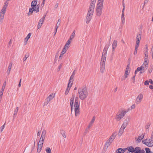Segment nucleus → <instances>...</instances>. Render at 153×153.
I'll return each mask as SVG.
<instances>
[{"instance_id": "1", "label": "nucleus", "mask_w": 153, "mask_h": 153, "mask_svg": "<svg viewBox=\"0 0 153 153\" xmlns=\"http://www.w3.org/2000/svg\"><path fill=\"white\" fill-rule=\"evenodd\" d=\"M78 98L76 97L74 100V96H73L71 98L70 101V103L71 107V112L74 109V112L76 116H78L79 114V104L78 102Z\"/></svg>"}, {"instance_id": "2", "label": "nucleus", "mask_w": 153, "mask_h": 153, "mask_svg": "<svg viewBox=\"0 0 153 153\" xmlns=\"http://www.w3.org/2000/svg\"><path fill=\"white\" fill-rule=\"evenodd\" d=\"M78 93L79 98L81 100H84L88 95L87 89L85 87L80 88L78 89Z\"/></svg>"}, {"instance_id": "3", "label": "nucleus", "mask_w": 153, "mask_h": 153, "mask_svg": "<svg viewBox=\"0 0 153 153\" xmlns=\"http://www.w3.org/2000/svg\"><path fill=\"white\" fill-rule=\"evenodd\" d=\"M46 133V131L44 130L42 131L41 137L40 138L39 144L38 145L37 152L38 153H39L41 151L43 146L44 141Z\"/></svg>"}, {"instance_id": "4", "label": "nucleus", "mask_w": 153, "mask_h": 153, "mask_svg": "<svg viewBox=\"0 0 153 153\" xmlns=\"http://www.w3.org/2000/svg\"><path fill=\"white\" fill-rule=\"evenodd\" d=\"M8 3L7 2L4 3V5L2 8L0 12V24H2L4 19L5 14L6 12V9L8 6Z\"/></svg>"}, {"instance_id": "5", "label": "nucleus", "mask_w": 153, "mask_h": 153, "mask_svg": "<svg viewBox=\"0 0 153 153\" xmlns=\"http://www.w3.org/2000/svg\"><path fill=\"white\" fill-rule=\"evenodd\" d=\"M128 111L124 109L119 110L117 113L115 117L116 120L118 121L120 120L123 117Z\"/></svg>"}, {"instance_id": "6", "label": "nucleus", "mask_w": 153, "mask_h": 153, "mask_svg": "<svg viewBox=\"0 0 153 153\" xmlns=\"http://www.w3.org/2000/svg\"><path fill=\"white\" fill-rule=\"evenodd\" d=\"M149 63V62L144 61L141 66L137 68V71H140V74H142L144 72L147 68L148 65Z\"/></svg>"}, {"instance_id": "7", "label": "nucleus", "mask_w": 153, "mask_h": 153, "mask_svg": "<svg viewBox=\"0 0 153 153\" xmlns=\"http://www.w3.org/2000/svg\"><path fill=\"white\" fill-rule=\"evenodd\" d=\"M103 5L97 4L96 7V13L97 16H100L102 13Z\"/></svg>"}, {"instance_id": "8", "label": "nucleus", "mask_w": 153, "mask_h": 153, "mask_svg": "<svg viewBox=\"0 0 153 153\" xmlns=\"http://www.w3.org/2000/svg\"><path fill=\"white\" fill-rule=\"evenodd\" d=\"M128 152L127 153H141L139 147H136L134 149L132 147L128 148Z\"/></svg>"}, {"instance_id": "9", "label": "nucleus", "mask_w": 153, "mask_h": 153, "mask_svg": "<svg viewBox=\"0 0 153 153\" xmlns=\"http://www.w3.org/2000/svg\"><path fill=\"white\" fill-rule=\"evenodd\" d=\"M143 143L148 146H153V138L147 139L143 140Z\"/></svg>"}, {"instance_id": "10", "label": "nucleus", "mask_w": 153, "mask_h": 153, "mask_svg": "<svg viewBox=\"0 0 153 153\" xmlns=\"http://www.w3.org/2000/svg\"><path fill=\"white\" fill-rule=\"evenodd\" d=\"M95 120V116H94L92 117V118L90 122L89 123V124L86 129V130L85 131V132L84 133V135H85L88 132V130L90 128V127H91L93 123H94V121Z\"/></svg>"}, {"instance_id": "11", "label": "nucleus", "mask_w": 153, "mask_h": 153, "mask_svg": "<svg viewBox=\"0 0 153 153\" xmlns=\"http://www.w3.org/2000/svg\"><path fill=\"white\" fill-rule=\"evenodd\" d=\"M129 70L130 66L128 64L126 67V70L125 71V74L121 78L122 80H124L126 79L128 77V75L129 73L128 71H129Z\"/></svg>"}, {"instance_id": "12", "label": "nucleus", "mask_w": 153, "mask_h": 153, "mask_svg": "<svg viewBox=\"0 0 153 153\" xmlns=\"http://www.w3.org/2000/svg\"><path fill=\"white\" fill-rule=\"evenodd\" d=\"M143 98V95L142 94H140L137 97L135 102L137 104H140L142 101Z\"/></svg>"}, {"instance_id": "13", "label": "nucleus", "mask_w": 153, "mask_h": 153, "mask_svg": "<svg viewBox=\"0 0 153 153\" xmlns=\"http://www.w3.org/2000/svg\"><path fill=\"white\" fill-rule=\"evenodd\" d=\"M55 96V94L53 93L49 95L46 99V101L44 102V105H47L49 102Z\"/></svg>"}, {"instance_id": "14", "label": "nucleus", "mask_w": 153, "mask_h": 153, "mask_svg": "<svg viewBox=\"0 0 153 153\" xmlns=\"http://www.w3.org/2000/svg\"><path fill=\"white\" fill-rule=\"evenodd\" d=\"M45 16V15L44 16H43V17L41 18L39 20V21L37 25L38 29H39L42 26V24L44 22Z\"/></svg>"}, {"instance_id": "15", "label": "nucleus", "mask_w": 153, "mask_h": 153, "mask_svg": "<svg viewBox=\"0 0 153 153\" xmlns=\"http://www.w3.org/2000/svg\"><path fill=\"white\" fill-rule=\"evenodd\" d=\"M107 53V50L105 49H104L102 52V55L101 59V62H104L106 61V54Z\"/></svg>"}, {"instance_id": "16", "label": "nucleus", "mask_w": 153, "mask_h": 153, "mask_svg": "<svg viewBox=\"0 0 153 153\" xmlns=\"http://www.w3.org/2000/svg\"><path fill=\"white\" fill-rule=\"evenodd\" d=\"M144 53L145 55L144 56V61L145 62H149V58L148 56V47H146V49L144 51Z\"/></svg>"}, {"instance_id": "17", "label": "nucleus", "mask_w": 153, "mask_h": 153, "mask_svg": "<svg viewBox=\"0 0 153 153\" xmlns=\"http://www.w3.org/2000/svg\"><path fill=\"white\" fill-rule=\"evenodd\" d=\"M93 15V14L87 13L85 19V21L86 23L88 24L90 22L92 19Z\"/></svg>"}, {"instance_id": "18", "label": "nucleus", "mask_w": 153, "mask_h": 153, "mask_svg": "<svg viewBox=\"0 0 153 153\" xmlns=\"http://www.w3.org/2000/svg\"><path fill=\"white\" fill-rule=\"evenodd\" d=\"M117 40H114L112 44V53L114 54V50L117 46Z\"/></svg>"}, {"instance_id": "19", "label": "nucleus", "mask_w": 153, "mask_h": 153, "mask_svg": "<svg viewBox=\"0 0 153 153\" xmlns=\"http://www.w3.org/2000/svg\"><path fill=\"white\" fill-rule=\"evenodd\" d=\"M117 134V132H114L108 139L109 140L111 141L112 142L114 140Z\"/></svg>"}, {"instance_id": "20", "label": "nucleus", "mask_w": 153, "mask_h": 153, "mask_svg": "<svg viewBox=\"0 0 153 153\" xmlns=\"http://www.w3.org/2000/svg\"><path fill=\"white\" fill-rule=\"evenodd\" d=\"M31 35V33H29L27 35L26 37L25 38L24 41V44L25 45L27 44V41L30 38Z\"/></svg>"}, {"instance_id": "21", "label": "nucleus", "mask_w": 153, "mask_h": 153, "mask_svg": "<svg viewBox=\"0 0 153 153\" xmlns=\"http://www.w3.org/2000/svg\"><path fill=\"white\" fill-rule=\"evenodd\" d=\"M100 70L102 73H103L105 70V63L104 62H100Z\"/></svg>"}, {"instance_id": "22", "label": "nucleus", "mask_w": 153, "mask_h": 153, "mask_svg": "<svg viewBox=\"0 0 153 153\" xmlns=\"http://www.w3.org/2000/svg\"><path fill=\"white\" fill-rule=\"evenodd\" d=\"M141 34L140 33L137 34L136 38V42H140L141 39Z\"/></svg>"}, {"instance_id": "23", "label": "nucleus", "mask_w": 153, "mask_h": 153, "mask_svg": "<svg viewBox=\"0 0 153 153\" xmlns=\"http://www.w3.org/2000/svg\"><path fill=\"white\" fill-rule=\"evenodd\" d=\"M12 65L13 63L12 62H10V63L8 67V69L7 71V75H9L10 73V71Z\"/></svg>"}, {"instance_id": "24", "label": "nucleus", "mask_w": 153, "mask_h": 153, "mask_svg": "<svg viewBox=\"0 0 153 153\" xmlns=\"http://www.w3.org/2000/svg\"><path fill=\"white\" fill-rule=\"evenodd\" d=\"M72 85H70L69 84H68L67 87L66 89L65 93V95H67L68 94L69 91L71 89V88L72 87Z\"/></svg>"}, {"instance_id": "25", "label": "nucleus", "mask_w": 153, "mask_h": 153, "mask_svg": "<svg viewBox=\"0 0 153 153\" xmlns=\"http://www.w3.org/2000/svg\"><path fill=\"white\" fill-rule=\"evenodd\" d=\"M112 142L108 139L106 142L105 144V147L106 148H108L111 144Z\"/></svg>"}, {"instance_id": "26", "label": "nucleus", "mask_w": 153, "mask_h": 153, "mask_svg": "<svg viewBox=\"0 0 153 153\" xmlns=\"http://www.w3.org/2000/svg\"><path fill=\"white\" fill-rule=\"evenodd\" d=\"M71 41H72L71 40L69 39H68V40L67 41V42H66V44H65L64 46L65 47H66L68 48H69L70 47L69 45L71 44Z\"/></svg>"}, {"instance_id": "27", "label": "nucleus", "mask_w": 153, "mask_h": 153, "mask_svg": "<svg viewBox=\"0 0 153 153\" xmlns=\"http://www.w3.org/2000/svg\"><path fill=\"white\" fill-rule=\"evenodd\" d=\"M74 77V76L71 75L69 80L68 81V84H69L70 85H73V79Z\"/></svg>"}, {"instance_id": "28", "label": "nucleus", "mask_w": 153, "mask_h": 153, "mask_svg": "<svg viewBox=\"0 0 153 153\" xmlns=\"http://www.w3.org/2000/svg\"><path fill=\"white\" fill-rule=\"evenodd\" d=\"M33 11H35L34 10V7H32L29 9V12L28 13V16L32 15Z\"/></svg>"}, {"instance_id": "29", "label": "nucleus", "mask_w": 153, "mask_h": 153, "mask_svg": "<svg viewBox=\"0 0 153 153\" xmlns=\"http://www.w3.org/2000/svg\"><path fill=\"white\" fill-rule=\"evenodd\" d=\"M144 135L143 134H142L140 135L139 136L137 139V141L138 142H140L141 140H142L144 137Z\"/></svg>"}, {"instance_id": "30", "label": "nucleus", "mask_w": 153, "mask_h": 153, "mask_svg": "<svg viewBox=\"0 0 153 153\" xmlns=\"http://www.w3.org/2000/svg\"><path fill=\"white\" fill-rule=\"evenodd\" d=\"M121 21L122 24H123L125 22V18L124 16V11L123 10L122 12V16H121Z\"/></svg>"}, {"instance_id": "31", "label": "nucleus", "mask_w": 153, "mask_h": 153, "mask_svg": "<svg viewBox=\"0 0 153 153\" xmlns=\"http://www.w3.org/2000/svg\"><path fill=\"white\" fill-rule=\"evenodd\" d=\"M60 19H59L58 20L56 24V33H54V36L56 35V32H57V29L58 28V26L60 25Z\"/></svg>"}, {"instance_id": "32", "label": "nucleus", "mask_w": 153, "mask_h": 153, "mask_svg": "<svg viewBox=\"0 0 153 153\" xmlns=\"http://www.w3.org/2000/svg\"><path fill=\"white\" fill-rule=\"evenodd\" d=\"M130 117H126L124 122L126 124H128L129 123L130 121Z\"/></svg>"}, {"instance_id": "33", "label": "nucleus", "mask_w": 153, "mask_h": 153, "mask_svg": "<svg viewBox=\"0 0 153 153\" xmlns=\"http://www.w3.org/2000/svg\"><path fill=\"white\" fill-rule=\"evenodd\" d=\"M124 131V129L120 128L118 131V135L119 136H121L123 133Z\"/></svg>"}, {"instance_id": "34", "label": "nucleus", "mask_w": 153, "mask_h": 153, "mask_svg": "<svg viewBox=\"0 0 153 153\" xmlns=\"http://www.w3.org/2000/svg\"><path fill=\"white\" fill-rule=\"evenodd\" d=\"M37 1L36 0L33 1L31 2V7H34L35 6H36Z\"/></svg>"}, {"instance_id": "35", "label": "nucleus", "mask_w": 153, "mask_h": 153, "mask_svg": "<svg viewBox=\"0 0 153 153\" xmlns=\"http://www.w3.org/2000/svg\"><path fill=\"white\" fill-rule=\"evenodd\" d=\"M39 4H38L34 7V10L36 13H37L39 11Z\"/></svg>"}, {"instance_id": "36", "label": "nucleus", "mask_w": 153, "mask_h": 153, "mask_svg": "<svg viewBox=\"0 0 153 153\" xmlns=\"http://www.w3.org/2000/svg\"><path fill=\"white\" fill-rule=\"evenodd\" d=\"M94 10V8L89 7L88 10V13H91V14H93Z\"/></svg>"}, {"instance_id": "37", "label": "nucleus", "mask_w": 153, "mask_h": 153, "mask_svg": "<svg viewBox=\"0 0 153 153\" xmlns=\"http://www.w3.org/2000/svg\"><path fill=\"white\" fill-rule=\"evenodd\" d=\"M75 36V31H74L72 33L71 35L70 38L69 39L71 40V41L74 38V37Z\"/></svg>"}, {"instance_id": "38", "label": "nucleus", "mask_w": 153, "mask_h": 153, "mask_svg": "<svg viewBox=\"0 0 153 153\" xmlns=\"http://www.w3.org/2000/svg\"><path fill=\"white\" fill-rule=\"evenodd\" d=\"M68 49V48L66 47H65L64 46L61 52V53H63V54H64L66 53Z\"/></svg>"}, {"instance_id": "39", "label": "nucleus", "mask_w": 153, "mask_h": 153, "mask_svg": "<svg viewBox=\"0 0 153 153\" xmlns=\"http://www.w3.org/2000/svg\"><path fill=\"white\" fill-rule=\"evenodd\" d=\"M124 150L122 148H119L116 151V153H123Z\"/></svg>"}, {"instance_id": "40", "label": "nucleus", "mask_w": 153, "mask_h": 153, "mask_svg": "<svg viewBox=\"0 0 153 153\" xmlns=\"http://www.w3.org/2000/svg\"><path fill=\"white\" fill-rule=\"evenodd\" d=\"M19 108L18 107H16V109L14 111V114H13V117H15L17 113V112L18 111Z\"/></svg>"}, {"instance_id": "41", "label": "nucleus", "mask_w": 153, "mask_h": 153, "mask_svg": "<svg viewBox=\"0 0 153 153\" xmlns=\"http://www.w3.org/2000/svg\"><path fill=\"white\" fill-rule=\"evenodd\" d=\"M29 54L28 53H26L25 54L24 57L23 58V63L24 64V62L26 60L27 58L29 57Z\"/></svg>"}, {"instance_id": "42", "label": "nucleus", "mask_w": 153, "mask_h": 153, "mask_svg": "<svg viewBox=\"0 0 153 153\" xmlns=\"http://www.w3.org/2000/svg\"><path fill=\"white\" fill-rule=\"evenodd\" d=\"M6 85V82H4L3 84V85H2V87H1V88L0 91H4V90L5 88Z\"/></svg>"}, {"instance_id": "43", "label": "nucleus", "mask_w": 153, "mask_h": 153, "mask_svg": "<svg viewBox=\"0 0 153 153\" xmlns=\"http://www.w3.org/2000/svg\"><path fill=\"white\" fill-rule=\"evenodd\" d=\"M128 125V124H126V123L123 122V124L122 125L121 127V128L124 130L125 128Z\"/></svg>"}, {"instance_id": "44", "label": "nucleus", "mask_w": 153, "mask_h": 153, "mask_svg": "<svg viewBox=\"0 0 153 153\" xmlns=\"http://www.w3.org/2000/svg\"><path fill=\"white\" fill-rule=\"evenodd\" d=\"M45 151L47 153H51V149L49 147H47L46 148Z\"/></svg>"}, {"instance_id": "45", "label": "nucleus", "mask_w": 153, "mask_h": 153, "mask_svg": "<svg viewBox=\"0 0 153 153\" xmlns=\"http://www.w3.org/2000/svg\"><path fill=\"white\" fill-rule=\"evenodd\" d=\"M104 0H98V3L97 4L103 5V2Z\"/></svg>"}, {"instance_id": "46", "label": "nucleus", "mask_w": 153, "mask_h": 153, "mask_svg": "<svg viewBox=\"0 0 153 153\" xmlns=\"http://www.w3.org/2000/svg\"><path fill=\"white\" fill-rule=\"evenodd\" d=\"M151 125V123L150 122L148 123L146 126L145 128L146 129L149 130V128Z\"/></svg>"}, {"instance_id": "47", "label": "nucleus", "mask_w": 153, "mask_h": 153, "mask_svg": "<svg viewBox=\"0 0 153 153\" xmlns=\"http://www.w3.org/2000/svg\"><path fill=\"white\" fill-rule=\"evenodd\" d=\"M61 134H62V136L65 138H66V135L65 134V132L63 131H62L61 132Z\"/></svg>"}, {"instance_id": "48", "label": "nucleus", "mask_w": 153, "mask_h": 153, "mask_svg": "<svg viewBox=\"0 0 153 153\" xmlns=\"http://www.w3.org/2000/svg\"><path fill=\"white\" fill-rule=\"evenodd\" d=\"M139 44H140L139 42H136V44L135 45V49H138V48L139 46Z\"/></svg>"}, {"instance_id": "49", "label": "nucleus", "mask_w": 153, "mask_h": 153, "mask_svg": "<svg viewBox=\"0 0 153 153\" xmlns=\"http://www.w3.org/2000/svg\"><path fill=\"white\" fill-rule=\"evenodd\" d=\"M96 0H91L90 4L95 5Z\"/></svg>"}, {"instance_id": "50", "label": "nucleus", "mask_w": 153, "mask_h": 153, "mask_svg": "<svg viewBox=\"0 0 153 153\" xmlns=\"http://www.w3.org/2000/svg\"><path fill=\"white\" fill-rule=\"evenodd\" d=\"M136 105L135 103L133 104L131 106V109H134L135 108Z\"/></svg>"}, {"instance_id": "51", "label": "nucleus", "mask_w": 153, "mask_h": 153, "mask_svg": "<svg viewBox=\"0 0 153 153\" xmlns=\"http://www.w3.org/2000/svg\"><path fill=\"white\" fill-rule=\"evenodd\" d=\"M5 127V124L1 127V131L2 132Z\"/></svg>"}, {"instance_id": "52", "label": "nucleus", "mask_w": 153, "mask_h": 153, "mask_svg": "<svg viewBox=\"0 0 153 153\" xmlns=\"http://www.w3.org/2000/svg\"><path fill=\"white\" fill-rule=\"evenodd\" d=\"M95 7V5H94L93 4H90V5H89V7L94 8Z\"/></svg>"}, {"instance_id": "53", "label": "nucleus", "mask_w": 153, "mask_h": 153, "mask_svg": "<svg viewBox=\"0 0 153 153\" xmlns=\"http://www.w3.org/2000/svg\"><path fill=\"white\" fill-rule=\"evenodd\" d=\"M146 153H151V151L150 149L148 148H146Z\"/></svg>"}, {"instance_id": "54", "label": "nucleus", "mask_w": 153, "mask_h": 153, "mask_svg": "<svg viewBox=\"0 0 153 153\" xmlns=\"http://www.w3.org/2000/svg\"><path fill=\"white\" fill-rule=\"evenodd\" d=\"M150 82V81H148V80H146L144 82V84L146 85H149V83Z\"/></svg>"}, {"instance_id": "55", "label": "nucleus", "mask_w": 153, "mask_h": 153, "mask_svg": "<svg viewBox=\"0 0 153 153\" xmlns=\"http://www.w3.org/2000/svg\"><path fill=\"white\" fill-rule=\"evenodd\" d=\"M4 91H0V98H1L2 97Z\"/></svg>"}, {"instance_id": "56", "label": "nucleus", "mask_w": 153, "mask_h": 153, "mask_svg": "<svg viewBox=\"0 0 153 153\" xmlns=\"http://www.w3.org/2000/svg\"><path fill=\"white\" fill-rule=\"evenodd\" d=\"M137 49L135 48L134 51V55H135L137 54Z\"/></svg>"}, {"instance_id": "57", "label": "nucleus", "mask_w": 153, "mask_h": 153, "mask_svg": "<svg viewBox=\"0 0 153 153\" xmlns=\"http://www.w3.org/2000/svg\"><path fill=\"white\" fill-rule=\"evenodd\" d=\"M62 63H61L60 65H59L58 66V71H59L60 70L61 68H62Z\"/></svg>"}, {"instance_id": "58", "label": "nucleus", "mask_w": 153, "mask_h": 153, "mask_svg": "<svg viewBox=\"0 0 153 153\" xmlns=\"http://www.w3.org/2000/svg\"><path fill=\"white\" fill-rule=\"evenodd\" d=\"M58 5L59 4L58 3L56 4L55 5L54 8L56 9L58 7Z\"/></svg>"}, {"instance_id": "59", "label": "nucleus", "mask_w": 153, "mask_h": 153, "mask_svg": "<svg viewBox=\"0 0 153 153\" xmlns=\"http://www.w3.org/2000/svg\"><path fill=\"white\" fill-rule=\"evenodd\" d=\"M21 79H20V81H19V84L18 85V86L19 87H20L21 86Z\"/></svg>"}, {"instance_id": "60", "label": "nucleus", "mask_w": 153, "mask_h": 153, "mask_svg": "<svg viewBox=\"0 0 153 153\" xmlns=\"http://www.w3.org/2000/svg\"><path fill=\"white\" fill-rule=\"evenodd\" d=\"M149 81H150L149 82H150L151 84L153 85V81H152V79H150V80Z\"/></svg>"}, {"instance_id": "61", "label": "nucleus", "mask_w": 153, "mask_h": 153, "mask_svg": "<svg viewBox=\"0 0 153 153\" xmlns=\"http://www.w3.org/2000/svg\"><path fill=\"white\" fill-rule=\"evenodd\" d=\"M149 88L151 89H153V86L152 85H150L149 86Z\"/></svg>"}, {"instance_id": "62", "label": "nucleus", "mask_w": 153, "mask_h": 153, "mask_svg": "<svg viewBox=\"0 0 153 153\" xmlns=\"http://www.w3.org/2000/svg\"><path fill=\"white\" fill-rule=\"evenodd\" d=\"M41 132L40 131H38L37 133V135L38 136H39Z\"/></svg>"}, {"instance_id": "63", "label": "nucleus", "mask_w": 153, "mask_h": 153, "mask_svg": "<svg viewBox=\"0 0 153 153\" xmlns=\"http://www.w3.org/2000/svg\"><path fill=\"white\" fill-rule=\"evenodd\" d=\"M75 71H74L72 73V74L71 75L73 76H74V75H75Z\"/></svg>"}, {"instance_id": "64", "label": "nucleus", "mask_w": 153, "mask_h": 153, "mask_svg": "<svg viewBox=\"0 0 153 153\" xmlns=\"http://www.w3.org/2000/svg\"><path fill=\"white\" fill-rule=\"evenodd\" d=\"M151 138H153V131L152 132V134H151Z\"/></svg>"}]
</instances>
